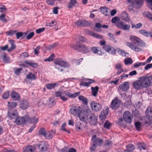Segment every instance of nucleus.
Segmentation results:
<instances>
[{"label":"nucleus","instance_id":"f257e3e1","mask_svg":"<svg viewBox=\"0 0 152 152\" xmlns=\"http://www.w3.org/2000/svg\"><path fill=\"white\" fill-rule=\"evenodd\" d=\"M130 40L132 43L126 42L125 45L132 50L138 52L140 51L141 49L139 47H144L145 46V43L137 37L133 36H130Z\"/></svg>","mask_w":152,"mask_h":152},{"label":"nucleus","instance_id":"f03ea898","mask_svg":"<svg viewBox=\"0 0 152 152\" xmlns=\"http://www.w3.org/2000/svg\"><path fill=\"white\" fill-rule=\"evenodd\" d=\"M72 48L73 49L83 53L87 54L90 53L89 47L83 44H80L77 42L76 45H72Z\"/></svg>","mask_w":152,"mask_h":152},{"label":"nucleus","instance_id":"7ed1b4c3","mask_svg":"<svg viewBox=\"0 0 152 152\" xmlns=\"http://www.w3.org/2000/svg\"><path fill=\"white\" fill-rule=\"evenodd\" d=\"M120 19L118 17H115L112 18L111 22L113 23H115L116 26L120 29L124 31H128L130 29V26L127 24H124L122 21L118 22Z\"/></svg>","mask_w":152,"mask_h":152},{"label":"nucleus","instance_id":"20e7f679","mask_svg":"<svg viewBox=\"0 0 152 152\" xmlns=\"http://www.w3.org/2000/svg\"><path fill=\"white\" fill-rule=\"evenodd\" d=\"M91 141L93 144L90 147L91 151L94 152L96 148L97 145L101 146L103 141L102 139L97 138L96 135H93L91 138Z\"/></svg>","mask_w":152,"mask_h":152},{"label":"nucleus","instance_id":"39448f33","mask_svg":"<svg viewBox=\"0 0 152 152\" xmlns=\"http://www.w3.org/2000/svg\"><path fill=\"white\" fill-rule=\"evenodd\" d=\"M142 84V87L147 88L150 85H152V75L142 77L140 79Z\"/></svg>","mask_w":152,"mask_h":152},{"label":"nucleus","instance_id":"423d86ee","mask_svg":"<svg viewBox=\"0 0 152 152\" xmlns=\"http://www.w3.org/2000/svg\"><path fill=\"white\" fill-rule=\"evenodd\" d=\"M83 109L80 106L72 105L70 109V113L75 116L80 118Z\"/></svg>","mask_w":152,"mask_h":152},{"label":"nucleus","instance_id":"0eeeda50","mask_svg":"<svg viewBox=\"0 0 152 152\" xmlns=\"http://www.w3.org/2000/svg\"><path fill=\"white\" fill-rule=\"evenodd\" d=\"M93 113L89 109H87L86 110H82V112L80 115L79 118L80 121H84L88 119Z\"/></svg>","mask_w":152,"mask_h":152},{"label":"nucleus","instance_id":"6e6552de","mask_svg":"<svg viewBox=\"0 0 152 152\" xmlns=\"http://www.w3.org/2000/svg\"><path fill=\"white\" fill-rule=\"evenodd\" d=\"M128 2L132 7L137 8H140L143 3L142 0H128Z\"/></svg>","mask_w":152,"mask_h":152},{"label":"nucleus","instance_id":"1a4fd4ad","mask_svg":"<svg viewBox=\"0 0 152 152\" xmlns=\"http://www.w3.org/2000/svg\"><path fill=\"white\" fill-rule=\"evenodd\" d=\"M75 24L77 27H86L89 26L90 24L89 22L85 20H79L75 23Z\"/></svg>","mask_w":152,"mask_h":152},{"label":"nucleus","instance_id":"9d476101","mask_svg":"<svg viewBox=\"0 0 152 152\" xmlns=\"http://www.w3.org/2000/svg\"><path fill=\"white\" fill-rule=\"evenodd\" d=\"M7 116L10 120L15 119L18 117V113L15 109L8 110Z\"/></svg>","mask_w":152,"mask_h":152},{"label":"nucleus","instance_id":"9b49d317","mask_svg":"<svg viewBox=\"0 0 152 152\" xmlns=\"http://www.w3.org/2000/svg\"><path fill=\"white\" fill-rule=\"evenodd\" d=\"M19 105L20 108L22 110H26L29 107V104L26 100L23 99L19 101Z\"/></svg>","mask_w":152,"mask_h":152},{"label":"nucleus","instance_id":"f8f14e48","mask_svg":"<svg viewBox=\"0 0 152 152\" xmlns=\"http://www.w3.org/2000/svg\"><path fill=\"white\" fill-rule=\"evenodd\" d=\"M123 118L124 121L127 123H130L132 121V117L131 116L130 112L128 111H126L124 113Z\"/></svg>","mask_w":152,"mask_h":152},{"label":"nucleus","instance_id":"ddd939ff","mask_svg":"<svg viewBox=\"0 0 152 152\" xmlns=\"http://www.w3.org/2000/svg\"><path fill=\"white\" fill-rule=\"evenodd\" d=\"M54 63L56 65H59L61 66L66 67L69 66V65L68 63L61 59H56L54 61Z\"/></svg>","mask_w":152,"mask_h":152},{"label":"nucleus","instance_id":"4468645a","mask_svg":"<svg viewBox=\"0 0 152 152\" xmlns=\"http://www.w3.org/2000/svg\"><path fill=\"white\" fill-rule=\"evenodd\" d=\"M91 108L93 110L95 111H100L102 108V105L94 101L92 102L91 104Z\"/></svg>","mask_w":152,"mask_h":152},{"label":"nucleus","instance_id":"2eb2a0df","mask_svg":"<svg viewBox=\"0 0 152 152\" xmlns=\"http://www.w3.org/2000/svg\"><path fill=\"white\" fill-rule=\"evenodd\" d=\"M105 50L110 54L114 55L116 52V49L110 45L105 44Z\"/></svg>","mask_w":152,"mask_h":152},{"label":"nucleus","instance_id":"dca6fc26","mask_svg":"<svg viewBox=\"0 0 152 152\" xmlns=\"http://www.w3.org/2000/svg\"><path fill=\"white\" fill-rule=\"evenodd\" d=\"M119 101L117 99H113L111 104V107L113 110H116L120 106Z\"/></svg>","mask_w":152,"mask_h":152},{"label":"nucleus","instance_id":"f3484780","mask_svg":"<svg viewBox=\"0 0 152 152\" xmlns=\"http://www.w3.org/2000/svg\"><path fill=\"white\" fill-rule=\"evenodd\" d=\"M26 117H18L15 120V123L18 125L24 124L27 121Z\"/></svg>","mask_w":152,"mask_h":152},{"label":"nucleus","instance_id":"a211bd4d","mask_svg":"<svg viewBox=\"0 0 152 152\" xmlns=\"http://www.w3.org/2000/svg\"><path fill=\"white\" fill-rule=\"evenodd\" d=\"M11 98L14 101L19 100L20 98L19 94L17 92L12 91L10 94Z\"/></svg>","mask_w":152,"mask_h":152},{"label":"nucleus","instance_id":"6ab92c4d","mask_svg":"<svg viewBox=\"0 0 152 152\" xmlns=\"http://www.w3.org/2000/svg\"><path fill=\"white\" fill-rule=\"evenodd\" d=\"M35 150V147L33 145H28L24 146L23 148L22 152H33Z\"/></svg>","mask_w":152,"mask_h":152},{"label":"nucleus","instance_id":"aec40b11","mask_svg":"<svg viewBox=\"0 0 152 152\" xmlns=\"http://www.w3.org/2000/svg\"><path fill=\"white\" fill-rule=\"evenodd\" d=\"M88 119L91 124L93 125H95L97 123V118L93 113L89 117Z\"/></svg>","mask_w":152,"mask_h":152},{"label":"nucleus","instance_id":"412c9836","mask_svg":"<svg viewBox=\"0 0 152 152\" xmlns=\"http://www.w3.org/2000/svg\"><path fill=\"white\" fill-rule=\"evenodd\" d=\"M25 117L28 122L30 123H36L38 122V119L34 117L30 118L29 116L28 115H26Z\"/></svg>","mask_w":152,"mask_h":152},{"label":"nucleus","instance_id":"4be33fe9","mask_svg":"<svg viewBox=\"0 0 152 152\" xmlns=\"http://www.w3.org/2000/svg\"><path fill=\"white\" fill-rule=\"evenodd\" d=\"M119 88L122 91H126L129 88V84L126 82L123 83L120 86Z\"/></svg>","mask_w":152,"mask_h":152},{"label":"nucleus","instance_id":"5701e85b","mask_svg":"<svg viewBox=\"0 0 152 152\" xmlns=\"http://www.w3.org/2000/svg\"><path fill=\"white\" fill-rule=\"evenodd\" d=\"M17 105V103L16 102L13 101L8 102L7 104L8 110H12V109L15 108Z\"/></svg>","mask_w":152,"mask_h":152},{"label":"nucleus","instance_id":"b1692460","mask_svg":"<svg viewBox=\"0 0 152 152\" xmlns=\"http://www.w3.org/2000/svg\"><path fill=\"white\" fill-rule=\"evenodd\" d=\"M77 3L76 0H70L67 3V7L69 9H72L74 7H76Z\"/></svg>","mask_w":152,"mask_h":152},{"label":"nucleus","instance_id":"393cba45","mask_svg":"<svg viewBox=\"0 0 152 152\" xmlns=\"http://www.w3.org/2000/svg\"><path fill=\"white\" fill-rule=\"evenodd\" d=\"M91 51L95 54H99L101 55L104 52H102L101 49H99V47H92L90 48Z\"/></svg>","mask_w":152,"mask_h":152},{"label":"nucleus","instance_id":"a878e982","mask_svg":"<svg viewBox=\"0 0 152 152\" xmlns=\"http://www.w3.org/2000/svg\"><path fill=\"white\" fill-rule=\"evenodd\" d=\"M24 63L34 68H37L38 66V64L35 62H33V61L32 60H26L25 61Z\"/></svg>","mask_w":152,"mask_h":152},{"label":"nucleus","instance_id":"bb28decb","mask_svg":"<svg viewBox=\"0 0 152 152\" xmlns=\"http://www.w3.org/2000/svg\"><path fill=\"white\" fill-rule=\"evenodd\" d=\"M47 144L46 143L41 144L38 146L40 151L42 152L46 151L47 150Z\"/></svg>","mask_w":152,"mask_h":152},{"label":"nucleus","instance_id":"cd10ccee","mask_svg":"<svg viewBox=\"0 0 152 152\" xmlns=\"http://www.w3.org/2000/svg\"><path fill=\"white\" fill-rule=\"evenodd\" d=\"M133 86L134 88L137 90L142 87V84L140 80L134 82L133 84Z\"/></svg>","mask_w":152,"mask_h":152},{"label":"nucleus","instance_id":"c85d7f7f","mask_svg":"<svg viewBox=\"0 0 152 152\" xmlns=\"http://www.w3.org/2000/svg\"><path fill=\"white\" fill-rule=\"evenodd\" d=\"M15 34H16V38L17 39H19L20 37H22L21 39H23L26 37L27 35V33L17 31Z\"/></svg>","mask_w":152,"mask_h":152},{"label":"nucleus","instance_id":"c756f323","mask_svg":"<svg viewBox=\"0 0 152 152\" xmlns=\"http://www.w3.org/2000/svg\"><path fill=\"white\" fill-rule=\"evenodd\" d=\"M58 83H48L45 85L46 88L49 90H51L54 89L55 87L58 86Z\"/></svg>","mask_w":152,"mask_h":152},{"label":"nucleus","instance_id":"7c9ffc66","mask_svg":"<svg viewBox=\"0 0 152 152\" xmlns=\"http://www.w3.org/2000/svg\"><path fill=\"white\" fill-rule=\"evenodd\" d=\"M126 149L124 151V152H132L134 149L135 146L134 145L129 144L126 147Z\"/></svg>","mask_w":152,"mask_h":152},{"label":"nucleus","instance_id":"2f4dec72","mask_svg":"<svg viewBox=\"0 0 152 152\" xmlns=\"http://www.w3.org/2000/svg\"><path fill=\"white\" fill-rule=\"evenodd\" d=\"M9 41L10 43L11 46L7 49V51L8 52H10L15 49L16 45L14 44V41L13 40L10 39L9 40Z\"/></svg>","mask_w":152,"mask_h":152},{"label":"nucleus","instance_id":"473e14b6","mask_svg":"<svg viewBox=\"0 0 152 152\" xmlns=\"http://www.w3.org/2000/svg\"><path fill=\"white\" fill-rule=\"evenodd\" d=\"M146 112L147 114V118L148 120L152 118V109L147 108Z\"/></svg>","mask_w":152,"mask_h":152},{"label":"nucleus","instance_id":"72a5a7b5","mask_svg":"<svg viewBox=\"0 0 152 152\" xmlns=\"http://www.w3.org/2000/svg\"><path fill=\"white\" fill-rule=\"evenodd\" d=\"M78 98L79 100L81 101L83 104L85 105H87L88 104V100L87 98L83 96L80 95Z\"/></svg>","mask_w":152,"mask_h":152},{"label":"nucleus","instance_id":"f704fd0d","mask_svg":"<svg viewBox=\"0 0 152 152\" xmlns=\"http://www.w3.org/2000/svg\"><path fill=\"white\" fill-rule=\"evenodd\" d=\"M91 88L92 91L91 93L92 95L94 96H96L97 95L99 89V87L97 86H96L94 87H91Z\"/></svg>","mask_w":152,"mask_h":152},{"label":"nucleus","instance_id":"c9c22d12","mask_svg":"<svg viewBox=\"0 0 152 152\" xmlns=\"http://www.w3.org/2000/svg\"><path fill=\"white\" fill-rule=\"evenodd\" d=\"M121 17L123 20L126 21H129L130 20L128 17V14L126 12H124L122 14Z\"/></svg>","mask_w":152,"mask_h":152},{"label":"nucleus","instance_id":"e433bc0d","mask_svg":"<svg viewBox=\"0 0 152 152\" xmlns=\"http://www.w3.org/2000/svg\"><path fill=\"white\" fill-rule=\"evenodd\" d=\"M144 16L152 21V14L148 11H145L143 13Z\"/></svg>","mask_w":152,"mask_h":152},{"label":"nucleus","instance_id":"4c0bfd02","mask_svg":"<svg viewBox=\"0 0 152 152\" xmlns=\"http://www.w3.org/2000/svg\"><path fill=\"white\" fill-rule=\"evenodd\" d=\"M38 132L40 135L44 136L45 137L46 135L47 134L45 129L43 127L40 129L39 130Z\"/></svg>","mask_w":152,"mask_h":152},{"label":"nucleus","instance_id":"58836bf2","mask_svg":"<svg viewBox=\"0 0 152 152\" xmlns=\"http://www.w3.org/2000/svg\"><path fill=\"white\" fill-rule=\"evenodd\" d=\"M139 32L140 33L145 36L147 37H150V32L147 31L145 30H140Z\"/></svg>","mask_w":152,"mask_h":152},{"label":"nucleus","instance_id":"ea45409f","mask_svg":"<svg viewBox=\"0 0 152 152\" xmlns=\"http://www.w3.org/2000/svg\"><path fill=\"white\" fill-rule=\"evenodd\" d=\"M137 147L140 151L142 149L144 150L146 149V146L145 143L143 142L139 143L137 145Z\"/></svg>","mask_w":152,"mask_h":152},{"label":"nucleus","instance_id":"a19ab883","mask_svg":"<svg viewBox=\"0 0 152 152\" xmlns=\"http://www.w3.org/2000/svg\"><path fill=\"white\" fill-rule=\"evenodd\" d=\"M26 77L28 79L35 80L36 77L35 75L31 72H30L29 74L26 75Z\"/></svg>","mask_w":152,"mask_h":152},{"label":"nucleus","instance_id":"79ce46f5","mask_svg":"<svg viewBox=\"0 0 152 152\" xmlns=\"http://www.w3.org/2000/svg\"><path fill=\"white\" fill-rule=\"evenodd\" d=\"M55 133L53 130H52L49 134L47 133V134L46 135V138L47 139H51L54 136Z\"/></svg>","mask_w":152,"mask_h":152},{"label":"nucleus","instance_id":"37998d69","mask_svg":"<svg viewBox=\"0 0 152 152\" xmlns=\"http://www.w3.org/2000/svg\"><path fill=\"white\" fill-rule=\"evenodd\" d=\"M142 24L141 23H139L135 25L134 23H131L132 28H135L138 29L142 27Z\"/></svg>","mask_w":152,"mask_h":152},{"label":"nucleus","instance_id":"c03bdc74","mask_svg":"<svg viewBox=\"0 0 152 152\" xmlns=\"http://www.w3.org/2000/svg\"><path fill=\"white\" fill-rule=\"evenodd\" d=\"M56 24V21L55 20H52L51 22L47 23L46 26H53Z\"/></svg>","mask_w":152,"mask_h":152},{"label":"nucleus","instance_id":"a18cd8bd","mask_svg":"<svg viewBox=\"0 0 152 152\" xmlns=\"http://www.w3.org/2000/svg\"><path fill=\"white\" fill-rule=\"evenodd\" d=\"M17 31V30H10L6 33V34L7 35L12 36L14 35L15 34Z\"/></svg>","mask_w":152,"mask_h":152},{"label":"nucleus","instance_id":"49530a36","mask_svg":"<svg viewBox=\"0 0 152 152\" xmlns=\"http://www.w3.org/2000/svg\"><path fill=\"white\" fill-rule=\"evenodd\" d=\"M90 34L91 35L99 39H101L102 38V36L101 35L94 33L92 31H90Z\"/></svg>","mask_w":152,"mask_h":152},{"label":"nucleus","instance_id":"de8ad7c7","mask_svg":"<svg viewBox=\"0 0 152 152\" xmlns=\"http://www.w3.org/2000/svg\"><path fill=\"white\" fill-rule=\"evenodd\" d=\"M29 54L28 52H25L22 53L20 55V57L21 58H24L28 57Z\"/></svg>","mask_w":152,"mask_h":152},{"label":"nucleus","instance_id":"09e8293b","mask_svg":"<svg viewBox=\"0 0 152 152\" xmlns=\"http://www.w3.org/2000/svg\"><path fill=\"white\" fill-rule=\"evenodd\" d=\"M99 118L102 122H104V110L101 112L99 115Z\"/></svg>","mask_w":152,"mask_h":152},{"label":"nucleus","instance_id":"8fccbe9b","mask_svg":"<svg viewBox=\"0 0 152 152\" xmlns=\"http://www.w3.org/2000/svg\"><path fill=\"white\" fill-rule=\"evenodd\" d=\"M10 59V58L4 55L3 57V61L4 63H7L9 62Z\"/></svg>","mask_w":152,"mask_h":152},{"label":"nucleus","instance_id":"3c124183","mask_svg":"<svg viewBox=\"0 0 152 152\" xmlns=\"http://www.w3.org/2000/svg\"><path fill=\"white\" fill-rule=\"evenodd\" d=\"M124 63L126 65L131 64L132 63V61L131 58H128L124 60Z\"/></svg>","mask_w":152,"mask_h":152},{"label":"nucleus","instance_id":"603ef678","mask_svg":"<svg viewBox=\"0 0 152 152\" xmlns=\"http://www.w3.org/2000/svg\"><path fill=\"white\" fill-rule=\"evenodd\" d=\"M101 26L102 25L100 23H96L95 27L96 28H95V30L98 32L101 31V30L100 28L101 27Z\"/></svg>","mask_w":152,"mask_h":152},{"label":"nucleus","instance_id":"864d4df0","mask_svg":"<svg viewBox=\"0 0 152 152\" xmlns=\"http://www.w3.org/2000/svg\"><path fill=\"white\" fill-rule=\"evenodd\" d=\"M66 125V124L65 123H63L61 126V130L64 131L66 132L67 133L69 134L70 133V132L69 131L66 130L65 127Z\"/></svg>","mask_w":152,"mask_h":152},{"label":"nucleus","instance_id":"5fc2aeb1","mask_svg":"<svg viewBox=\"0 0 152 152\" xmlns=\"http://www.w3.org/2000/svg\"><path fill=\"white\" fill-rule=\"evenodd\" d=\"M112 142L111 141H107L105 142V148L108 149L112 147Z\"/></svg>","mask_w":152,"mask_h":152},{"label":"nucleus","instance_id":"6e6d98bb","mask_svg":"<svg viewBox=\"0 0 152 152\" xmlns=\"http://www.w3.org/2000/svg\"><path fill=\"white\" fill-rule=\"evenodd\" d=\"M141 125V123L137 121L135 123V127L138 131H140Z\"/></svg>","mask_w":152,"mask_h":152},{"label":"nucleus","instance_id":"4d7b16f0","mask_svg":"<svg viewBox=\"0 0 152 152\" xmlns=\"http://www.w3.org/2000/svg\"><path fill=\"white\" fill-rule=\"evenodd\" d=\"M118 52L120 55H121L123 56H126V55L128 54V53H126V52H124L123 50L120 49H118Z\"/></svg>","mask_w":152,"mask_h":152},{"label":"nucleus","instance_id":"13d9d810","mask_svg":"<svg viewBox=\"0 0 152 152\" xmlns=\"http://www.w3.org/2000/svg\"><path fill=\"white\" fill-rule=\"evenodd\" d=\"M55 103L56 102L54 100L50 98L48 105L50 106V107H51V106H54L55 104Z\"/></svg>","mask_w":152,"mask_h":152},{"label":"nucleus","instance_id":"bf43d9fd","mask_svg":"<svg viewBox=\"0 0 152 152\" xmlns=\"http://www.w3.org/2000/svg\"><path fill=\"white\" fill-rule=\"evenodd\" d=\"M147 6L152 10V0H146Z\"/></svg>","mask_w":152,"mask_h":152},{"label":"nucleus","instance_id":"052dcab7","mask_svg":"<svg viewBox=\"0 0 152 152\" xmlns=\"http://www.w3.org/2000/svg\"><path fill=\"white\" fill-rule=\"evenodd\" d=\"M10 92L9 91L5 92L2 95V97L4 99H7L9 97Z\"/></svg>","mask_w":152,"mask_h":152},{"label":"nucleus","instance_id":"680f3d73","mask_svg":"<svg viewBox=\"0 0 152 152\" xmlns=\"http://www.w3.org/2000/svg\"><path fill=\"white\" fill-rule=\"evenodd\" d=\"M112 124L110 122L108 121H106L105 122V128L109 129L110 127L111 126Z\"/></svg>","mask_w":152,"mask_h":152},{"label":"nucleus","instance_id":"e2e57ef3","mask_svg":"<svg viewBox=\"0 0 152 152\" xmlns=\"http://www.w3.org/2000/svg\"><path fill=\"white\" fill-rule=\"evenodd\" d=\"M1 7H0V12H6L7 10V8L4 5H1Z\"/></svg>","mask_w":152,"mask_h":152},{"label":"nucleus","instance_id":"0e129e2a","mask_svg":"<svg viewBox=\"0 0 152 152\" xmlns=\"http://www.w3.org/2000/svg\"><path fill=\"white\" fill-rule=\"evenodd\" d=\"M80 85L81 86L86 87H88L90 86L88 82H85L83 81L81 82V83H80Z\"/></svg>","mask_w":152,"mask_h":152},{"label":"nucleus","instance_id":"69168bd1","mask_svg":"<svg viewBox=\"0 0 152 152\" xmlns=\"http://www.w3.org/2000/svg\"><path fill=\"white\" fill-rule=\"evenodd\" d=\"M40 48V47L39 46H38L36 48L34 49V51L35 54L38 55L39 54V49Z\"/></svg>","mask_w":152,"mask_h":152},{"label":"nucleus","instance_id":"338daca9","mask_svg":"<svg viewBox=\"0 0 152 152\" xmlns=\"http://www.w3.org/2000/svg\"><path fill=\"white\" fill-rule=\"evenodd\" d=\"M115 68L117 70L121 69L122 68V65L120 63H118L115 65Z\"/></svg>","mask_w":152,"mask_h":152},{"label":"nucleus","instance_id":"774afa93","mask_svg":"<svg viewBox=\"0 0 152 152\" xmlns=\"http://www.w3.org/2000/svg\"><path fill=\"white\" fill-rule=\"evenodd\" d=\"M55 0H47L46 2L48 5H53L54 4Z\"/></svg>","mask_w":152,"mask_h":152}]
</instances>
